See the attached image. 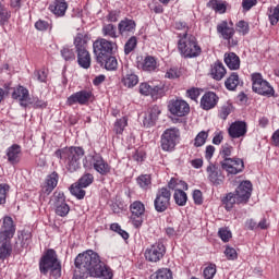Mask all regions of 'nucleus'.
Returning a JSON list of instances; mask_svg holds the SVG:
<instances>
[{
  "mask_svg": "<svg viewBox=\"0 0 279 279\" xmlns=\"http://www.w3.org/2000/svg\"><path fill=\"white\" fill-rule=\"evenodd\" d=\"M226 210H232L234 204H239L235 193H229L223 199Z\"/></svg>",
  "mask_w": 279,
  "mask_h": 279,
  "instance_id": "38",
  "label": "nucleus"
},
{
  "mask_svg": "<svg viewBox=\"0 0 279 279\" xmlns=\"http://www.w3.org/2000/svg\"><path fill=\"white\" fill-rule=\"evenodd\" d=\"M236 31L243 35L247 34L250 32V26L247 25V22L245 21L238 22Z\"/></svg>",
  "mask_w": 279,
  "mask_h": 279,
  "instance_id": "56",
  "label": "nucleus"
},
{
  "mask_svg": "<svg viewBox=\"0 0 279 279\" xmlns=\"http://www.w3.org/2000/svg\"><path fill=\"white\" fill-rule=\"evenodd\" d=\"M12 99H19L22 108H27V100L29 99V90L24 86H19L12 92Z\"/></svg>",
  "mask_w": 279,
  "mask_h": 279,
  "instance_id": "20",
  "label": "nucleus"
},
{
  "mask_svg": "<svg viewBox=\"0 0 279 279\" xmlns=\"http://www.w3.org/2000/svg\"><path fill=\"white\" fill-rule=\"evenodd\" d=\"M252 80V88L254 93H257V95H263L264 97H271L274 96V87L269 82L265 81L263 78V74L260 73H253L251 75Z\"/></svg>",
  "mask_w": 279,
  "mask_h": 279,
  "instance_id": "6",
  "label": "nucleus"
},
{
  "mask_svg": "<svg viewBox=\"0 0 279 279\" xmlns=\"http://www.w3.org/2000/svg\"><path fill=\"white\" fill-rule=\"evenodd\" d=\"M137 39L136 37H131L126 44L124 45V53L125 56H130V53H132V51H134L136 49V45H137Z\"/></svg>",
  "mask_w": 279,
  "mask_h": 279,
  "instance_id": "44",
  "label": "nucleus"
},
{
  "mask_svg": "<svg viewBox=\"0 0 279 279\" xmlns=\"http://www.w3.org/2000/svg\"><path fill=\"white\" fill-rule=\"evenodd\" d=\"M218 101L219 97H217V94L208 92L201 99V108H203V110H213Z\"/></svg>",
  "mask_w": 279,
  "mask_h": 279,
  "instance_id": "21",
  "label": "nucleus"
},
{
  "mask_svg": "<svg viewBox=\"0 0 279 279\" xmlns=\"http://www.w3.org/2000/svg\"><path fill=\"white\" fill-rule=\"evenodd\" d=\"M128 126V118H122L116 121L113 132L116 134H123V130Z\"/></svg>",
  "mask_w": 279,
  "mask_h": 279,
  "instance_id": "43",
  "label": "nucleus"
},
{
  "mask_svg": "<svg viewBox=\"0 0 279 279\" xmlns=\"http://www.w3.org/2000/svg\"><path fill=\"white\" fill-rule=\"evenodd\" d=\"M10 191V185L0 184V205L5 204L8 197V192Z\"/></svg>",
  "mask_w": 279,
  "mask_h": 279,
  "instance_id": "52",
  "label": "nucleus"
},
{
  "mask_svg": "<svg viewBox=\"0 0 279 279\" xmlns=\"http://www.w3.org/2000/svg\"><path fill=\"white\" fill-rule=\"evenodd\" d=\"M142 69H143V71H148L149 73H151V71H155L156 69H158V62L156 61V58H154L151 56H147L144 59Z\"/></svg>",
  "mask_w": 279,
  "mask_h": 279,
  "instance_id": "34",
  "label": "nucleus"
},
{
  "mask_svg": "<svg viewBox=\"0 0 279 279\" xmlns=\"http://www.w3.org/2000/svg\"><path fill=\"white\" fill-rule=\"evenodd\" d=\"M104 64L107 71H117V66H119V62L117 61V58L112 57V54L108 56L105 59Z\"/></svg>",
  "mask_w": 279,
  "mask_h": 279,
  "instance_id": "41",
  "label": "nucleus"
},
{
  "mask_svg": "<svg viewBox=\"0 0 279 279\" xmlns=\"http://www.w3.org/2000/svg\"><path fill=\"white\" fill-rule=\"evenodd\" d=\"M221 156L225 158V160L227 158H230L231 154H232V146L228 145V144H225L222 146V149L220 151Z\"/></svg>",
  "mask_w": 279,
  "mask_h": 279,
  "instance_id": "63",
  "label": "nucleus"
},
{
  "mask_svg": "<svg viewBox=\"0 0 279 279\" xmlns=\"http://www.w3.org/2000/svg\"><path fill=\"white\" fill-rule=\"evenodd\" d=\"M27 106H33V108H47V102L40 100L38 97H29L26 100Z\"/></svg>",
  "mask_w": 279,
  "mask_h": 279,
  "instance_id": "45",
  "label": "nucleus"
},
{
  "mask_svg": "<svg viewBox=\"0 0 279 279\" xmlns=\"http://www.w3.org/2000/svg\"><path fill=\"white\" fill-rule=\"evenodd\" d=\"M168 110L174 117H186L191 112V106L185 100L177 99L169 102Z\"/></svg>",
  "mask_w": 279,
  "mask_h": 279,
  "instance_id": "13",
  "label": "nucleus"
},
{
  "mask_svg": "<svg viewBox=\"0 0 279 279\" xmlns=\"http://www.w3.org/2000/svg\"><path fill=\"white\" fill-rule=\"evenodd\" d=\"M179 51L183 58H197L202 53V48L197 46L195 36L184 33L179 40Z\"/></svg>",
  "mask_w": 279,
  "mask_h": 279,
  "instance_id": "5",
  "label": "nucleus"
},
{
  "mask_svg": "<svg viewBox=\"0 0 279 279\" xmlns=\"http://www.w3.org/2000/svg\"><path fill=\"white\" fill-rule=\"evenodd\" d=\"M215 274H217V266L210 264L204 269V276L206 279H213L215 278Z\"/></svg>",
  "mask_w": 279,
  "mask_h": 279,
  "instance_id": "51",
  "label": "nucleus"
},
{
  "mask_svg": "<svg viewBox=\"0 0 279 279\" xmlns=\"http://www.w3.org/2000/svg\"><path fill=\"white\" fill-rule=\"evenodd\" d=\"M93 167L97 173H100V175H108L111 169L110 165H108L99 155L93 157Z\"/></svg>",
  "mask_w": 279,
  "mask_h": 279,
  "instance_id": "22",
  "label": "nucleus"
},
{
  "mask_svg": "<svg viewBox=\"0 0 279 279\" xmlns=\"http://www.w3.org/2000/svg\"><path fill=\"white\" fill-rule=\"evenodd\" d=\"M207 173H208V180L213 182L215 186L221 185L226 180L223 172H221V169H219L217 166L209 165L207 167Z\"/></svg>",
  "mask_w": 279,
  "mask_h": 279,
  "instance_id": "18",
  "label": "nucleus"
},
{
  "mask_svg": "<svg viewBox=\"0 0 279 279\" xmlns=\"http://www.w3.org/2000/svg\"><path fill=\"white\" fill-rule=\"evenodd\" d=\"M118 29L121 36L125 34H134L136 29V22H134V20L131 19H124L120 21V23L118 24Z\"/></svg>",
  "mask_w": 279,
  "mask_h": 279,
  "instance_id": "24",
  "label": "nucleus"
},
{
  "mask_svg": "<svg viewBox=\"0 0 279 279\" xmlns=\"http://www.w3.org/2000/svg\"><path fill=\"white\" fill-rule=\"evenodd\" d=\"M228 132L231 138H241V136H245V134H247V123L243 121H235L230 125Z\"/></svg>",
  "mask_w": 279,
  "mask_h": 279,
  "instance_id": "19",
  "label": "nucleus"
},
{
  "mask_svg": "<svg viewBox=\"0 0 279 279\" xmlns=\"http://www.w3.org/2000/svg\"><path fill=\"white\" fill-rule=\"evenodd\" d=\"M66 154V169L73 173L80 169V161L84 158V149L82 147H70L65 151Z\"/></svg>",
  "mask_w": 279,
  "mask_h": 279,
  "instance_id": "9",
  "label": "nucleus"
},
{
  "mask_svg": "<svg viewBox=\"0 0 279 279\" xmlns=\"http://www.w3.org/2000/svg\"><path fill=\"white\" fill-rule=\"evenodd\" d=\"M58 186V173L52 172L50 175L46 179V185L44 186L43 191L46 193V195H49L53 189Z\"/></svg>",
  "mask_w": 279,
  "mask_h": 279,
  "instance_id": "29",
  "label": "nucleus"
},
{
  "mask_svg": "<svg viewBox=\"0 0 279 279\" xmlns=\"http://www.w3.org/2000/svg\"><path fill=\"white\" fill-rule=\"evenodd\" d=\"M235 196L238 204H247L250 197H252V182L244 181L235 190Z\"/></svg>",
  "mask_w": 279,
  "mask_h": 279,
  "instance_id": "16",
  "label": "nucleus"
},
{
  "mask_svg": "<svg viewBox=\"0 0 279 279\" xmlns=\"http://www.w3.org/2000/svg\"><path fill=\"white\" fill-rule=\"evenodd\" d=\"M122 83L128 88H134L138 84V76L134 73H129L122 78Z\"/></svg>",
  "mask_w": 279,
  "mask_h": 279,
  "instance_id": "36",
  "label": "nucleus"
},
{
  "mask_svg": "<svg viewBox=\"0 0 279 279\" xmlns=\"http://www.w3.org/2000/svg\"><path fill=\"white\" fill-rule=\"evenodd\" d=\"M232 109L233 107L231 104L223 105L219 112L220 119H223V121H226L228 119V116L232 113Z\"/></svg>",
  "mask_w": 279,
  "mask_h": 279,
  "instance_id": "49",
  "label": "nucleus"
},
{
  "mask_svg": "<svg viewBox=\"0 0 279 279\" xmlns=\"http://www.w3.org/2000/svg\"><path fill=\"white\" fill-rule=\"evenodd\" d=\"M70 193L74 195L76 199H84V197H86V191L78 182L71 185Z\"/></svg>",
  "mask_w": 279,
  "mask_h": 279,
  "instance_id": "33",
  "label": "nucleus"
},
{
  "mask_svg": "<svg viewBox=\"0 0 279 279\" xmlns=\"http://www.w3.org/2000/svg\"><path fill=\"white\" fill-rule=\"evenodd\" d=\"M207 138H208V133L206 131H202L196 135L194 140V145L196 147H202L206 144Z\"/></svg>",
  "mask_w": 279,
  "mask_h": 279,
  "instance_id": "47",
  "label": "nucleus"
},
{
  "mask_svg": "<svg viewBox=\"0 0 279 279\" xmlns=\"http://www.w3.org/2000/svg\"><path fill=\"white\" fill-rule=\"evenodd\" d=\"M110 230L120 234V236H122V239L124 240L130 239V234L125 230L121 229V226H119V223H112L110 226Z\"/></svg>",
  "mask_w": 279,
  "mask_h": 279,
  "instance_id": "50",
  "label": "nucleus"
},
{
  "mask_svg": "<svg viewBox=\"0 0 279 279\" xmlns=\"http://www.w3.org/2000/svg\"><path fill=\"white\" fill-rule=\"evenodd\" d=\"M140 93L141 95H151V85H149L148 83H141L140 85Z\"/></svg>",
  "mask_w": 279,
  "mask_h": 279,
  "instance_id": "60",
  "label": "nucleus"
},
{
  "mask_svg": "<svg viewBox=\"0 0 279 279\" xmlns=\"http://www.w3.org/2000/svg\"><path fill=\"white\" fill-rule=\"evenodd\" d=\"M159 116L160 109L158 107H153L147 113L144 114V128H154V125H156V121H158Z\"/></svg>",
  "mask_w": 279,
  "mask_h": 279,
  "instance_id": "23",
  "label": "nucleus"
},
{
  "mask_svg": "<svg viewBox=\"0 0 279 279\" xmlns=\"http://www.w3.org/2000/svg\"><path fill=\"white\" fill-rule=\"evenodd\" d=\"M207 5L211 8V10H215V12H219V14L226 12V3L221 0H210Z\"/></svg>",
  "mask_w": 279,
  "mask_h": 279,
  "instance_id": "39",
  "label": "nucleus"
},
{
  "mask_svg": "<svg viewBox=\"0 0 279 279\" xmlns=\"http://www.w3.org/2000/svg\"><path fill=\"white\" fill-rule=\"evenodd\" d=\"M52 203L56 208V215H58L59 217H66V215H69L71 207H69V205L66 204L64 193L54 192Z\"/></svg>",
  "mask_w": 279,
  "mask_h": 279,
  "instance_id": "14",
  "label": "nucleus"
},
{
  "mask_svg": "<svg viewBox=\"0 0 279 279\" xmlns=\"http://www.w3.org/2000/svg\"><path fill=\"white\" fill-rule=\"evenodd\" d=\"M15 232L16 227H14V220H12V217H4L3 225L0 231V243H2V245L0 246L1 260H4V258H8V256L12 254V244H10V241H12Z\"/></svg>",
  "mask_w": 279,
  "mask_h": 279,
  "instance_id": "2",
  "label": "nucleus"
},
{
  "mask_svg": "<svg viewBox=\"0 0 279 279\" xmlns=\"http://www.w3.org/2000/svg\"><path fill=\"white\" fill-rule=\"evenodd\" d=\"M165 254H167V248L165 247V244H162L161 242H157L146 248L145 258L149 263H158L159 260H162Z\"/></svg>",
  "mask_w": 279,
  "mask_h": 279,
  "instance_id": "11",
  "label": "nucleus"
},
{
  "mask_svg": "<svg viewBox=\"0 0 279 279\" xmlns=\"http://www.w3.org/2000/svg\"><path fill=\"white\" fill-rule=\"evenodd\" d=\"M93 48L98 64L104 66V61L108 58V56H112V53L117 51V43L99 38L94 41Z\"/></svg>",
  "mask_w": 279,
  "mask_h": 279,
  "instance_id": "4",
  "label": "nucleus"
},
{
  "mask_svg": "<svg viewBox=\"0 0 279 279\" xmlns=\"http://www.w3.org/2000/svg\"><path fill=\"white\" fill-rule=\"evenodd\" d=\"M187 95L190 97V99H192L193 101H197L201 93H199V88H191V89H187Z\"/></svg>",
  "mask_w": 279,
  "mask_h": 279,
  "instance_id": "62",
  "label": "nucleus"
},
{
  "mask_svg": "<svg viewBox=\"0 0 279 279\" xmlns=\"http://www.w3.org/2000/svg\"><path fill=\"white\" fill-rule=\"evenodd\" d=\"M39 269L44 275H47V272L50 271L53 278H60L62 274V266L58 262V255L56 254V251L50 248L46 252V254L40 259Z\"/></svg>",
  "mask_w": 279,
  "mask_h": 279,
  "instance_id": "3",
  "label": "nucleus"
},
{
  "mask_svg": "<svg viewBox=\"0 0 279 279\" xmlns=\"http://www.w3.org/2000/svg\"><path fill=\"white\" fill-rule=\"evenodd\" d=\"M102 36H106L107 38H119L117 26H114V24H105L102 26Z\"/></svg>",
  "mask_w": 279,
  "mask_h": 279,
  "instance_id": "35",
  "label": "nucleus"
},
{
  "mask_svg": "<svg viewBox=\"0 0 279 279\" xmlns=\"http://www.w3.org/2000/svg\"><path fill=\"white\" fill-rule=\"evenodd\" d=\"M256 3H258V0H243L242 8H243V10H245L247 12V11L252 10V8H254V5H256Z\"/></svg>",
  "mask_w": 279,
  "mask_h": 279,
  "instance_id": "61",
  "label": "nucleus"
},
{
  "mask_svg": "<svg viewBox=\"0 0 279 279\" xmlns=\"http://www.w3.org/2000/svg\"><path fill=\"white\" fill-rule=\"evenodd\" d=\"M61 56L66 62L75 59V52L69 47H64L61 49Z\"/></svg>",
  "mask_w": 279,
  "mask_h": 279,
  "instance_id": "48",
  "label": "nucleus"
},
{
  "mask_svg": "<svg viewBox=\"0 0 279 279\" xmlns=\"http://www.w3.org/2000/svg\"><path fill=\"white\" fill-rule=\"evenodd\" d=\"M193 199L197 206H202V204H204V197H203L202 191L195 190L193 192Z\"/></svg>",
  "mask_w": 279,
  "mask_h": 279,
  "instance_id": "57",
  "label": "nucleus"
},
{
  "mask_svg": "<svg viewBox=\"0 0 279 279\" xmlns=\"http://www.w3.org/2000/svg\"><path fill=\"white\" fill-rule=\"evenodd\" d=\"M77 63L82 69H90V52L88 50H80L77 52Z\"/></svg>",
  "mask_w": 279,
  "mask_h": 279,
  "instance_id": "31",
  "label": "nucleus"
},
{
  "mask_svg": "<svg viewBox=\"0 0 279 279\" xmlns=\"http://www.w3.org/2000/svg\"><path fill=\"white\" fill-rule=\"evenodd\" d=\"M155 210L157 213H165L171 206V191L167 187L158 190L154 201Z\"/></svg>",
  "mask_w": 279,
  "mask_h": 279,
  "instance_id": "10",
  "label": "nucleus"
},
{
  "mask_svg": "<svg viewBox=\"0 0 279 279\" xmlns=\"http://www.w3.org/2000/svg\"><path fill=\"white\" fill-rule=\"evenodd\" d=\"M137 184L144 191H147L151 186V177L149 174H142L137 178Z\"/></svg>",
  "mask_w": 279,
  "mask_h": 279,
  "instance_id": "40",
  "label": "nucleus"
},
{
  "mask_svg": "<svg viewBox=\"0 0 279 279\" xmlns=\"http://www.w3.org/2000/svg\"><path fill=\"white\" fill-rule=\"evenodd\" d=\"M218 234H219L221 241H223L225 243H228V241H230V239H232V232H230V230H228V229H220L218 231Z\"/></svg>",
  "mask_w": 279,
  "mask_h": 279,
  "instance_id": "54",
  "label": "nucleus"
},
{
  "mask_svg": "<svg viewBox=\"0 0 279 279\" xmlns=\"http://www.w3.org/2000/svg\"><path fill=\"white\" fill-rule=\"evenodd\" d=\"M225 63L231 71H236L241 68V59L234 52L225 53Z\"/></svg>",
  "mask_w": 279,
  "mask_h": 279,
  "instance_id": "27",
  "label": "nucleus"
},
{
  "mask_svg": "<svg viewBox=\"0 0 279 279\" xmlns=\"http://www.w3.org/2000/svg\"><path fill=\"white\" fill-rule=\"evenodd\" d=\"M225 255L227 256L228 260H235L238 256L236 250H234V247L227 246Z\"/></svg>",
  "mask_w": 279,
  "mask_h": 279,
  "instance_id": "59",
  "label": "nucleus"
},
{
  "mask_svg": "<svg viewBox=\"0 0 279 279\" xmlns=\"http://www.w3.org/2000/svg\"><path fill=\"white\" fill-rule=\"evenodd\" d=\"M180 142V129L170 128L163 131L161 134V149L163 151H173L175 145Z\"/></svg>",
  "mask_w": 279,
  "mask_h": 279,
  "instance_id": "7",
  "label": "nucleus"
},
{
  "mask_svg": "<svg viewBox=\"0 0 279 279\" xmlns=\"http://www.w3.org/2000/svg\"><path fill=\"white\" fill-rule=\"evenodd\" d=\"M69 4L64 0H56L52 4H50L49 10L53 13L54 16H64L66 14V10Z\"/></svg>",
  "mask_w": 279,
  "mask_h": 279,
  "instance_id": "26",
  "label": "nucleus"
},
{
  "mask_svg": "<svg viewBox=\"0 0 279 279\" xmlns=\"http://www.w3.org/2000/svg\"><path fill=\"white\" fill-rule=\"evenodd\" d=\"M20 156H21V146L14 144L8 148L7 157L9 162H11V165H16V162H19Z\"/></svg>",
  "mask_w": 279,
  "mask_h": 279,
  "instance_id": "30",
  "label": "nucleus"
},
{
  "mask_svg": "<svg viewBox=\"0 0 279 279\" xmlns=\"http://www.w3.org/2000/svg\"><path fill=\"white\" fill-rule=\"evenodd\" d=\"M222 169L227 171V173H230L231 175H236V173H241L243 169L245 168V165L243 163V159L239 158H227L223 159L220 162Z\"/></svg>",
  "mask_w": 279,
  "mask_h": 279,
  "instance_id": "12",
  "label": "nucleus"
},
{
  "mask_svg": "<svg viewBox=\"0 0 279 279\" xmlns=\"http://www.w3.org/2000/svg\"><path fill=\"white\" fill-rule=\"evenodd\" d=\"M35 27L36 29H38L39 32H45L47 29H49L50 24L47 21L44 20H39L35 23Z\"/></svg>",
  "mask_w": 279,
  "mask_h": 279,
  "instance_id": "58",
  "label": "nucleus"
},
{
  "mask_svg": "<svg viewBox=\"0 0 279 279\" xmlns=\"http://www.w3.org/2000/svg\"><path fill=\"white\" fill-rule=\"evenodd\" d=\"M210 75L217 82H221V80L226 77V66H223V63H221V61H216L211 65Z\"/></svg>",
  "mask_w": 279,
  "mask_h": 279,
  "instance_id": "25",
  "label": "nucleus"
},
{
  "mask_svg": "<svg viewBox=\"0 0 279 279\" xmlns=\"http://www.w3.org/2000/svg\"><path fill=\"white\" fill-rule=\"evenodd\" d=\"M77 182L81 186L87 189V186H90V184L95 182V177L90 173H85Z\"/></svg>",
  "mask_w": 279,
  "mask_h": 279,
  "instance_id": "46",
  "label": "nucleus"
},
{
  "mask_svg": "<svg viewBox=\"0 0 279 279\" xmlns=\"http://www.w3.org/2000/svg\"><path fill=\"white\" fill-rule=\"evenodd\" d=\"M74 265L81 271H86L92 278L112 279V269L94 251H86L76 256Z\"/></svg>",
  "mask_w": 279,
  "mask_h": 279,
  "instance_id": "1",
  "label": "nucleus"
},
{
  "mask_svg": "<svg viewBox=\"0 0 279 279\" xmlns=\"http://www.w3.org/2000/svg\"><path fill=\"white\" fill-rule=\"evenodd\" d=\"M218 34H221L225 40H230L234 36V28L228 26V22L223 21L217 25Z\"/></svg>",
  "mask_w": 279,
  "mask_h": 279,
  "instance_id": "28",
  "label": "nucleus"
},
{
  "mask_svg": "<svg viewBox=\"0 0 279 279\" xmlns=\"http://www.w3.org/2000/svg\"><path fill=\"white\" fill-rule=\"evenodd\" d=\"M166 77H168V80H178V77H180V72L175 69H170L166 72Z\"/></svg>",
  "mask_w": 279,
  "mask_h": 279,
  "instance_id": "64",
  "label": "nucleus"
},
{
  "mask_svg": "<svg viewBox=\"0 0 279 279\" xmlns=\"http://www.w3.org/2000/svg\"><path fill=\"white\" fill-rule=\"evenodd\" d=\"M86 43H88L86 35L77 34L74 39V45L76 47V51H85L86 50Z\"/></svg>",
  "mask_w": 279,
  "mask_h": 279,
  "instance_id": "37",
  "label": "nucleus"
},
{
  "mask_svg": "<svg viewBox=\"0 0 279 279\" xmlns=\"http://www.w3.org/2000/svg\"><path fill=\"white\" fill-rule=\"evenodd\" d=\"M169 189L174 190V202L178 206H186V202H189V196L186 195V192L182 191L181 189H184L185 191L189 190V184L184 181H178L175 179H171L168 183Z\"/></svg>",
  "mask_w": 279,
  "mask_h": 279,
  "instance_id": "8",
  "label": "nucleus"
},
{
  "mask_svg": "<svg viewBox=\"0 0 279 279\" xmlns=\"http://www.w3.org/2000/svg\"><path fill=\"white\" fill-rule=\"evenodd\" d=\"M150 279H173V277L171 276V270L163 268L153 274Z\"/></svg>",
  "mask_w": 279,
  "mask_h": 279,
  "instance_id": "42",
  "label": "nucleus"
},
{
  "mask_svg": "<svg viewBox=\"0 0 279 279\" xmlns=\"http://www.w3.org/2000/svg\"><path fill=\"white\" fill-rule=\"evenodd\" d=\"M9 19H10V12L3 4H0V23L3 24Z\"/></svg>",
  "mask_w": 279,
  "mask_h": 279,
  "instance_id": "55",
  "label": "nucleus"
},
{
  "mask_svg": "<svg viewBox=\"0 0 279 279\" xmlns=\"http://www.w3.org/2000/svg\"><path fill=\"white\" fill-rule=\"evenodd\" d=\"M90 97H93V92L90 90L76 92L68 98L66 104L68 106H74V104L86 106L90 101Z\"/></svg>",
  "mask_w": 279,
  "mask_h": 279,
  "instance_id": "17",
  "label": "nucleus"
},
{
  "mask_svg": "<svg viewBox=\"0 0 279 279\" xmlns=\"http://www.w3.org/2000/svg\"><path fill=\"white\" fill-rule=\"evenodd\" d=\"M241 84L239 74L236 72L231 73V75L226 80L225 86L227 90H236V86Z\"/></svg>",
  "mask_w": 279,
  "mask_h": 279,
  "instance_id": "32",
  "label": "nucleus"
},
{
  "mask_svg": "<svg viewBox=\"0 0 279 279\" xmlns=\"http://www.w3.org/2000/svg\"><path fill=\"white\" fill-rule=\"evenodd\" d=\"M130 208L132 213L131 221L134 228H141L143 226V215H145V205L140 201H135Z\"/></svg>",
  "mask_w": 279,
  "mask_h": 279,
  "instance_id": "15",
  "label": "nucleus"
},
{
  "mask_svg": "<svg viewBox=\"0 0 279 279\" xmlns=\"http://www.w3.org/2000/svg\"><path fill=\"white\" fill-rule=\"evenodd\" d=\"M269 21L271 25H277L279 22V4L272 11H270Z\"/></svg>",
  "mask_w": 279,
  "mask_h": 279,
  "instance_id": "53",
  "label": "nucleus"
}]
</instances>
